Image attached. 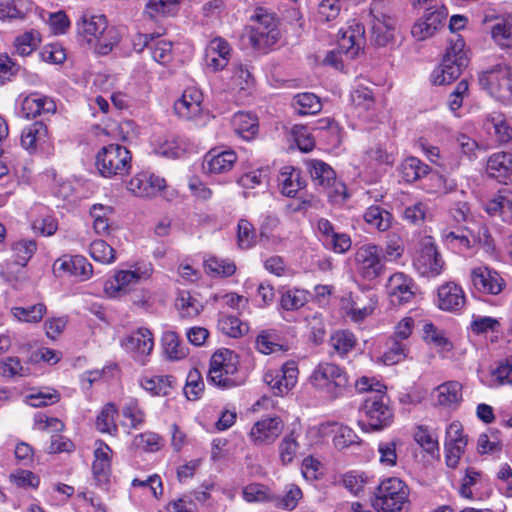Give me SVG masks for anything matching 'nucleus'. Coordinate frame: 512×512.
Wrapping results in <instances>:
<instances>
[{
    "label": "nucleus",
    "instance_id": "obj_63",
    "mask_svg": "<svg viewBox=\"0 0 512 512\" xmlns=\"http://www.w3.org/2000/svg\"><path fill=\"white\" fill-rule=\"evenodd\" d=\"M205 268L213 275L224 277H229L236 271V266L233 262L217 257H210L207 259L205 262Z\"/></svg>",
    "mask_w": 512,
    "mask_h": 512
},
{
    "label": "nucleus",
    "instance_id": "obj_21",
    "mask_svg": "<svg viewBox=\"0 0 512 512\" xmlns=\"http://www.w3.org/2000/svg\"><path fill=\"white\" fill-rule=\"evenodd\" d=\"M231 47L229 43L221 38L212 39L205 49V66L211 72L223 70L229 63L231 57Z\"/></svg>",
    "mask_w": 512,
    "mask_h": 512
},
{
    "label": "nucleus",
    "instance_id": "obj_16",
    "mask_svg": "<svg viewBox=\"0 0 512 512\" xmlns=\"http://www.w3.org/2000/svg\"><path fill=\"white\" fill-rule=\"evenodd\" d=\"M53 272L56 276L68 275L87 280L93 273V267L83 256L65 255L54 262Z\"/></svg>",
    "mask_w": 512,
    "mask_h": 512
},
{
    "label": "nucleus",
    "instance_id": "obj_59",
    "mask_svg": "<svg viewBox=\"0 0 512 512\" xmlns=\"http://www.w3.org/2000/svg\"><path fill=\"white\" fill-rule=\"evenodd\" d=\"M414 439L424 451L432 456L439 454V444L436 435L424 426H419L414 433Z\"/></svg>",
    "mask_w": 512,
    "mask_h": 512
},
{
    "label": "nucleus",
    "instance_id": "obj_56",
    "mask_svg": "<svg viewBox=\"0 0 512 512\" xmlns=\"http://www.w3.org/2000/svg\"><path fill=\"white\" fill-rule=\"evenodd\" d=\"M41 42V35L36 30L24 32L15 39L16 52L21 56L30 55Z\"/></svg>",
    "mask_w": 512,
    "mask_h": 512
},
{
    "label": "nucleus",
    "instance_id": "obj_18",
    "mask_svg": "<svg viewBox=\"0 0 512 512\" xmlns=\"http://www.w3.org/2000/svg\"><path fill=\"white\" fill-rule=\"evenodd\" d=\"M203 94L195 86L187 87L174 103L175 113L185 120H192L202 114Z\"/></svg>",
    "mask_w": 512,
    "mask_h": 512
},
{
    "label": "nucleus",
    "instance_id": "obj_6",
    "mask_svg": "<svg viewBox=\"0 0 512 512\" xmlns=\"http://www.w3.org/2000/svg\"><path fill=\"white\" fill-rule=\"evenodd\" d=\"M464 46V41L459 36L452 40L442 63L431 74L433 84H449L460 76L462 69L468 65V57L464 51Z\"/></svg>",
    "mask_w": 512,
    "mask_h": 512
},
{
    "label": "nucleus",
    "instance_id": "obj_20",
    "mask_svg": "<svg viewBox=\"0 0 512 512\" xmlns=\"http://www.w3.org/2000/svg\"><path fill=\"white\" fill-rule=\"evenodd\" d=\"M237 154L232 149L213 148L203 160V170L208 174H223L229 172L237 161Z\"/></svg>",
    "mask_w": 512,
    "mask_h": 512
},
{
    "label": "nucleus",
    "instance_id": "obj_23",
    "mask_svg": "<svg viewBox=\"0 0 512 512\" xmlns=\"http://www.w3.org/2000/svg\"><path fill=\"white\" fill-rule=\"evenodd\" d=\"M485 23L491 22L492 40L502 49L512 47V13L501 15H486Z\"/></svg>",
    "mask_w": 512,
    "mask_h": 512
},
{
    "label": "nucleus",
    "instance_id": "obj_28",
    "mask_svg": "<svg viewBox=\"0 0 512 512\" xmlns=\"http://www.w3.org/2000/svg\"><path fill=\"white\" fill-rule=\"evenodd\" d=\"M377 304L375 294L360 293L351 298L346 314L351 321L361 323L373 314Z\"/></svg>",
    "mask_w": 512,
    "mask_h": 512
},
{
    "label": "nucleus",
    "instance_id": "obj_60",
    "mask_svg": "<svg viewBox=\"0 0 512 512\" xmlns=\"http://www.w3.org/2000/svg\"><path fill=\"white\" fill-rule=\"evenodd\" d=\"M256 231L253 225L246 219H240L237 225V245L240 249L247 250L256 244Z\"/></svg>",
    "mask_w": 512,
    "mask_h": 512
},
{
    "label": "nucleus",
    "instance_id": "obj_24",
    "mask_svg": "<svg viewBox=\"0 0 512 512\" xmlns=\"http://www.w3.org/2000/svg\"><path fill=\"white\" fill-rule=\"evenodd\" d=\"M283 430V423L278 417H267L257 421L250 431V439L255 445L274 442Z\"/></svg>",
    "mask_w": 512,
    "mask_h": 512
},
{
    "label": "nucleus",
    "instance_id": "obj_53",
    "mask_svg": "<svg viewBox=\"0 0 512 512\" xmlns=\"http://www.w3.org/2000/svg\"><path fill=\"white\" fill-rule=\"evenodd\" d=\"M112 208L101 204H95L90 210L93 219V228L97 234H107L111 225L110 214Z\"/></svg>",
    "mask_w": 512,
    "mask_h": 512
},
{
    "label": "nucleus",
    "instance_id": "obj_30",
    "mask_svg": "<svg viewBox=\"0 0 512 512\" xmlns=\"http://www.w3.org/2000/svg\"><path fill=\"white\" fill-rule=\"evenodd\" d=\"M309 171L312 180L316 185H319L325 189L335 186V193H345V185L336 182V175L334 170L325 162L320 160H312L309 163Z\"/></svg>",
    "mask_w": 512,
    "mask_h": 512
},
{
    "label": "nucleus",
    "instance_id": "obj_40",
    "mask_svg": "<svg viewBox=\"0 0 512 512\" xmlns=\"http://www.w3.org/2000/svg\"><path fill=\"white\" fill-rule=\"evenodd\" d=\"M161 342L163 352L169 360L184 359L189 353L188 348L181 342L179 336L174 331H165Z\"/></svg>",
    "mask_w": 512,
    "mask_h": 512
},
{
    "label": "nucleus",
    "instance_id": "obj_8",
    "mask_svg": "<svg viewBox=\"0 0 512 512\" xmlns=\"http://www.w3.org/2000/svg\"><path fill=\"white\" fill-rule=\"evenodd\" d=\"M369 24L371 39L377 46H386L394 39L396 21L391 15L389 3L386 0H373L369 9Z\"/></svg>",
    "mask_w": 512,
    "mask_h": 512
},
{
    "label": "nucleus",
    "instance_id": "obj_57",
    "mask_svg": "<svg viewBox=\"0 0 512 512\" xmlns=\"http://www.w3.org/2000/svg\"><path fill=\"white\" fill-rule=\"evenodd\" d=\"M12 315L19 321L27 323L39 322L46 313V306L38 303L28 307H13Z\"/></svg>",
    "mask_w": 512,
    "mask_h": 512
},
{
    "label": "nucleus",
    "instance_id": "obj_7",
    "mask_svg": "<svg viewBox=\"0 0 512 512\" xmlns=\"http://www.w3.org/2000/svg\"><path fill=\"white\" fill-rule=\"evenodd\" d=\"M130 151L119 144L102 147L96 155V167L105 178L123 177L131 169Z\"/></svg>",
    "mask_w": 512,
    "mask_h": 512
},
{
    "label": "nucleus",
    "instance_id": "obj_19",
    "mask_svg": "<svg viewBox=\"0 0 512 512\" xmlns=\"http://www.w3.org/2000/svg\"><path fill=\"white\" fill-rule=\"evenodd\" d=\"M166 187L164 178L149 172H140L129 181L128 190L138 197H155Z\"/></svg>",
    "mask_w": 512,
    "mask_h": 512
},
{
    "label": "nucleus",
    "instance_id": "obj_62",
    "mask_svg": "<svg viewBox=\"0 0 512 512\" xmlns=\"http://www.w3.org/2000/svg\"><path fill=\"white\" fill-rule=\"evenodd\" d=\"M91 257L102 264L115 261V250L103 240L93 241L89 249Z\"/></svg>",
    "mask_w": 512,
    "mask_h": 512
},
{
    "label": "nucleus",
    "instance_id": "obj_49",
    "mask_svg": "<svg viewBox=\"0 0 512 512\" xmlns=\"http://www.w3.org/2000/svg\"><path fill=\"white\" fill-rule=\"evenodd\" d=\"M117 414L118 410L113 403L105 404L96 418L97 430L101 433H108L110 435L116 434L118 427L115 417Z\"/></svg>",
    "mask_w": 512,
    "mask_h": 512
},
{
    "label": "nucleus",
    "instance_id": "obj_33",
    "mask_svg": "<svg viewBox=\"0 0 512 512\" xmlns=\"http://www.w3.org/2000/svg\"><path fill=\"white\" fill-rule=\"evenodd\" d=\"M484 127L489 133H494L496 140L500 144H506L512 140V127L500 112L487 114Z\"/></svg>",
    "mask_w": 512,
    "mask_h": 512
},
{
    "label": "nucleus",
    "instance_id": "obj_17",
    "mask_svg": "<svg viewBox=\"0 0 512 512\" xmlns=\"http://www.w3.org/2000/svg\"><path fill=\"white\" fill-rule=\"evenodd\" d=\"M413 287V280L402 272L390 276L386 290L391 304L404 305L410 303L415 297Z\"/></svg>",
    "mask_w": 512,
    "mask_h": 512
},
{
    "label": "nucleus",
    "instance_id": "obj_26",
    "mask_svg": "<svg viewBox=\"0 0 512 512\" xmlns=\"http://www.w3.org/2000/svg\"><path fill=\"white\" fill-rule=\"evenodd\" d=\"M438 307L443 311L458 312L466 302L461 286L454 282H446L438 288Z\"/></svg>",
    "mask_w": 512,
    "mask_h": 512
},
{
    "label": "nucleus",
    "instance_id": "obj_4",
    "mask_svg": "<svg viewBox=\"0 0 512 512\" xmlns=\"http://www.w3.org/2000/svg\"><path fill=\"white\" fill-rule=\"evenodd\" d=\"M478 81L491 97L504 104L512 103V70L508 64L499 63L482 71Z\"/></svg>",
    "mask_w": 512,
    "mask_h": 512
},
{
    "label": "nucleus",
    "instance_id": "obj_1",
    "mask_svg": "<svg viewBox=\"0 0 512 512\" xmlns=\"http://www.w3.org/2000/svg\"><path fill=\"white\" fill-rule=\"evenodd\" d=\"M208 381L222 389H231L245 383L239 370L237 354L229 349L217 350L210 359Z\"/></svg>",
    "mask_w": 512,
    "mask_h": 512
},
{
    "label": "nucleus",
    "instance_id": "obj_35",
    "mask_svg": "<svg viewBox=\"0 0 512 512\" xmlns=\"http://www.w3.org/2000/svg\"><path fill=\"white\" fill-rule=\"evenodd\" d=\"M434 399L440 406H457L462 401V385L457 381L442 383L435 389Z\"/></svg>",
    "mask_w": 512,
    "mask_h": 512
},
{
    "label": "nucleus",
    "instance_id": "obj_32",
    "mask_svg": "<svg viewBox=\"0 0 512 512\" xmlns=\"http://www.w3.org/2000/svg\"><path fill=\"white\" fill-rule=\"evenodd\" d=\"M108 25L104 15H83L77 23L78 34L92 45Z\"/></svg>",
    "mask_w": 512,
    "mask_h": 512
},
{
    "label": "nucleus",
    "instance_id": "obj_13",
    "mask_svg": "<svg viewBox=\"0 0 512 512\" xmlns=\"http://www.w3.org/2000/svg\"><path fill=\"white\" fill-rule=\"evenodd\" d=\"M387 400L385 393L371 394L365 399L363 411L366 416V425L372 430H381L391 424L393 413Z\"/></svg>",
    "mask_w": 512,
    "mask_h": 512
},
{
    "label": "nucleus",
    "instance_id": "obj_52",
    "mask_svg": "<svg viewBox=\"0 0 512 512\" xmlns=\"http://www.w3.org/2000/svg\"><path fill=\"white\" fill-rule=\"evenodd\" d=\"M15 262L24 267L37 251V243L32 239H19L12 245Z\"/></svg>",
    "mask_w": 512,
    "mask_h": 512
},
{
    "label": "nucleus",
    "instance_id": "obj_51",
    "mask_svg": "<svg viewBox=\"0 0 512 512\" xmlns=\"http://www.w3.org/2000/svg\"><path fill=\"white\" fill-rule=\"evenodd\" d=\"M181 318L191 319L200 314L203 309L202 304L189 292L182 291L176 301Z\"/></svg>",
    "mask_w": 512,
    "mask_h": 512
},
{
    "label": "nucleus",
    "instance_id": "obj_2",
    "mask_svg": "<svg viewBox=\"0 0 512 512\" xmlns=\"http://www.w3.org/2000/svg\"><path fill=\"white\" fill-rule=\"evenodd\" d=\"M310 385L330 400L342 397L349 387L345 369L332 362H320L308 378Z\"/></svg>",
    "mask_w": 512,
    "mask_h": 512
},
{
    "label": "nucleus",
    "instance_id": "obj_38",
    "mask_svg": "<svg viewBox=\"0 0 512 512\" xmlns=\"http://www.w3.org/2000/svg\"><path fill=\"white\" fill-rule=\"evenodd\" d=\"M123 420L121 425L125 428L139 430L146 420V413L137 400L131 399L124 404L121 410Z\"/></svg>",
    "mask_w": 512,
    "mask_h": 512
},
{
    "label": "nucleus",
    "instance_id": "obj_37",
    "mask_svg": "<svg viewBox=\"0 0 512 512\" xmlns=\"http://www.w3.org/2000/svg\"><path fill=\"white\" fill-rule=\"evenodd\" d=\"M140 386L153 396L170 394L173 377L169 375H143L139 380Z\"/></svg>",
    "mask_w": 512,
    "mask_h": 512
},
{
    "label": "nucleus",
    "instance_id": "obj_34",
    "mask_svg": "<svg viewBox=\"0 0 512 512\" xmlns=\"http://www.w3.org/2000/svg\"><path fill=\"white\" fill-rule=\"evenodd\" d=\"M278 184L281 193L287 197H294L304 187L300 170L293 166H285L280 170Z\"/></svg>",
    "mask_w": 512,
    "mask_h": 512
},
{
    "label": "nucleus",
    "instance_id": "obj_46",
    "mask_svg": "<svg viewBox=\"0 0 512 512\" xmlns=\"http://www.w3.org/2000/svg\"><path fill=\"white\" fill-rule=\"evenodd\" d=\"M408 351L406 343L390 337L386 342V350L381 356V361L385 365H395L407 357Z\"/></svg>",
    "mask_w": 512,
    "mask_h": 512
},
{
    "label": "nucleus",
    "instance_id": "obj_5",
    "mask_svg": "<svg viewBox=\"0 0 512 512\" xmlns=\"http://www.w3.org/2000/svg\"><path fill=\"white\" fill-rule=\"evenodd\" d=\"M373 507L378 512H400L408 502V486L397 477L380 482L374 493Z\"/></svg>",
    "mask_w": 512,
    "mask_h": 512
},
{
    "label": "nucleus",
    "instance_id": "obj_55",
    "mask_svg": "<svg viewBox=\"0 0 512 512\" xmlns=\"http://www.w3.org/2000/svg\"><path fill=\"white\" fill-rule=\"evenodd\" d=\"M119 40L120 35L117 29L107 25L106 29H104L92 45H94V49L98 54L107 55L118 44Z\"/></svg>",
    "mask_w": 512,
    "mask_h": 512
},
{
    "label": "nucleus",
    "instance_id": "obj_15",
    "mask_svg": "<svg viewBox=\"0 0 512 512\" xmlns=\"http://www.w3.org/2000/svg\"><path fill=\"white\" fill-rule=\"evenodd\" d=\"M298 366L295 361H287L281 369H271L264 374V382L271 388L274 395L287 394L297 383Z\"/></svg>",
    "mask_w": 512,
    "mask_h": 512
},
{
    "label": "nucleus",
    "instance_id": "obj_61",
    "mask_svg": "<svg viewBox=\"0 0 512 512\" xmlns=\"http://www.w3.org/2000/svg\"><path fill=\"white\" fill-rule=\"evenodd\" d=\"M243 498L246 502H273V495L268 487L259 483L246 485L242 490Z\"/></svg>",
    "mask_w": 512,
    "mask_h": 512
},
{
    "label": "nucleus",
    "instance_id": "obj_27",
    "mask_svg": "<svg viewBox=\"0 0 512 512\" xmlns=\"http://www.w3.org/2000/svg\"><path fill=\"white\" fill-rule=\"evenodd\" d=\"M95 445V459L92 464L93 476L97 485L104 486L109 482L112 450L106 443L100 440Z\"/></svg>",
    "mask_w": 512,
    "mask_h": 512
},
{
    "label": "nucleus",
    "instance_id": "obj_44",
    "mask_svg": "<svg viewBox=\"0 0 512 512\" xmlns=\"http://www.w3.org/2000/svg\"><path fill=\"white\" fill-rule=\"evenodd\" d=\"M293 107L299 115H314L321 111L322 104L314 93H299L293 98Z\"/></svg>",
    "mask_w": 512,
    "mask_h": 512
},
{
    "label": "nucleus",
    "instance_id": "obj_47",
    "mask_svg": "<svg viewBox=\"0 0 512 512\" xmlns=\"http://www.w3.org/2000/svg\"><path fill=\"white\" fill-rule=\"evenodd\" d=\"M365 222L380 232L387 231L392 223V215L379 206H370L364 213Z\"/></svg>",
    "mask_w": 512,
    "mask_h": 512
},
{
    "label": "nucleus",
    "instance_id": "obj_39",
    "mask_svg": "<svg viewBox=\"0 0 512 512\" xmlns=\"http://www.w3.org/2000/svg\"><path fill=\"white\" fill-rule=\"evenodd\" d=\"M232 125L235 133L245 140L252 139L258 132V120L251 113H236L233 116Z\"/></svg>",
    "mask_w": 512,
    "mask_h": 512
},
{
    "label": "nucleus",
    "instance_id": "obj_10",
    "mask_svg": "<svg viewBox=\"0 0 512 512\" xmlns=\"http://www.w3.org/2000/svg\"><path fill=\"white\" fill-rule=\"evenodd\" d=\"M152 272L153 268L150 263H143L134 270L118 271L112 279L105 282L104 292L109 298L119 297L122 293H127L141 280L149 279Z\"/></svg>",
    "mask_w": 512,
    "mask_h": 512
},
{
    "label": "nucleus",
    "instance_id": "obj_22",
    "mask_svg": "<svg viewBox=\"0 0 512 512\" xmlns=\"http://www.w3.org/2000/svg\"><path fill=\"white\" fill-rule=\"evenodd\" d=\"M447 11L443 6L428 11L411 29L412 36L422 41L431 37L444 23Z\"/></svg>",
    "mask_w": 512,
    "mask_h": 512
},
{
    "label": "nucleus",
    "instance_id": "obj_36",
    "mask_svg": "<svg viewBox=\"0 0 512 512\" xmlns=\"http://www.w3.org/2000/svg\"><path fill=\"white\" fill-rule=\"evenodd\" d=\"M48 135L47 126L36 121L25 127L21 134V145L29 151H34L39 145L46 142Z\"/></svg>",
    "mask_w": 512,
    "mask_h": 512
},
{
    "label": "nucleus",
    "instance_id": "obj_11",
    "mask_svg": "<svg viewBox=\"0 0 512 512\" xmlns=\"http://www.w3.org/2000/svg\"><path fill=\"white\" fill-rule=\"evenodd\" d=\"M382 254L383 249L376 244L369 243L362 245L355 254L358 274L368 281L380 277L385 271Z\"/></svg>",
    "mask_w": 512,
    "mask_h": 512
},
{
    "label": "nucleus",
    "instance_id": "obj_48",
    "mask_svg": "<svg viewBox=\"0 0 512 512\" xmlns=\"http://www.w3.org/2000/svg\"><path fill=\"white\" fill-rule=\"evenodd\" d=\"M155 149L162 156L177 158L184 153L185 144L180 137L169 134L158 140Z\"/></svg>",
    "mask_w": 512,
    "mask_h": 512
},
{
    "label": "nucleus",
    "instance_id": "obj_43",
    "mask_svg": "<svg viewBox=\"0 0 512 512\" xmlns=\"http://www.w3.org/2000/svg\"><path fill=\"white\" fill-rule=\"evenodd\" d=\"M227 86L233 91L250 90L254 86V78L247 66L243 64L233 65Z\"/></svg>",
    "mask_w": 512,
    "mask_h": 512
},
{
    "label": "nucleus",
    "instance_id": "obj_12",
    "mask_svg": "<svg viewBox=\"0 0 512 512\" xmlns=\"http://www.w3.org/2000/svg\"><path fill=\"white\" fill-rule=\"evenodd\" d=\"M469 278L473 291L480 295L497 296L506 287V281L501 274L487 265L473 267Z\"/></svg>",
    "mask_w": 512,
    "mask_h": 512
},
{
    "label": "nucleus",
    "instance_id": "obj_50",
    "mask_svg": "<svg viewBox=\"0 0 512 512\" xmlns=\"http://www.w3.org/2000/svg\"><path fill=\"white\" fill-rule=\"evenodd\" d=\"M217 327L223 334L233 338L240 337L248 331L246 323L236 316L224 313L219 314Z\"/></svg>",
    "mask_w": 512,
    "mask_h": 512
},
{
    "label": "nucleus",
    "instance_id": "obj_25",
    "mask_svg": "<svg viewBox=\"0 0 512 512\" xmlns=\"http://www.w3.org/2000/svg\"><path fill=\"white\" fill-rule=\"evenodd\" d=\"M364 26L359 23L350 25L346 30L339 31L338 49L347 58L353 59L362 49L364 39Z\"/></svg>",
    "mask_w": 512,
    "mask_h": 512
},
{
    "label": "nucleus",
    "instance_id": "obj_29",
    "mask_svg": "<svg viewBox=\"0 0 512 512\" xmlns=\"http://www.w3.org/2000/svg\"><path fill=\"white\" fill-rule=\"evenodd\" d=\"M486 173L501 183L506 184L512 181V154L507 152L492 154L487 160Z\"/></svg>",
    "mask_w": 512,
    "mask_h": 512
},
{
    "label": "nucleus",
    "instance_id": "obj_54",
    "mask_svg": "<svg viewBox=\"0 0 512 512\" xmlns=\"http://www.w3.org/2000/svg\"><path fill=\"white\" fill-rule=\"evenodd\" d=\"M309 299V293L302 289H289L282 293L281 307L286 311H295L302 308Z\"/></svg>",
    "mask_w": 512,
    "mask_h": 512
},
{
    "label": "nucleus",
    "instance_id": "obj_64",
    "mask_svg": "<svg viewBox=\"0 0 512 512\" xmlns=\"http://www.w3.org/2000/svg\"><path fill=\"white\" fill-rule=\"evenodd\" d=\"M153 59L160 64H167L172 59V44L159 36H155V41L150 46Z\"/></svg>",
    "mask_w": 512,
    "mask_h": 512
},
{
    "label": "nucleus",
    "instance_id": "obj_14",
    "mask_svg": "<svg viewBox=\"0 0 512 512\" xmlns=\"http://www.w3.org/2000/svg\"><path fill=\"white\" fill-rule=\"evenodd\" d=\"M122 347L135 362L146 365L154 349L153 334L147 328H139L123 339Z\"/></svg>",
    "mask_w": 512,
    "mask_h": 512
},
{
    "label": "nucleus",
    "instance_id": "obj_45",
    "mask_svg": "<svg viewBox=\"0 0 512 512\" xmlns=\"http://www.w3.org/2000/svg\"><path fill=\"white\" fill-rule=\"evenodd\" d=\"M430 168L416 157H408L401 164L402 178L412 183L428 175Z\"/></svg>",
    "mask_w": 512,
    "mask_h": 512
},
{
    "label": "nucleus",
    "instance_id": "obj_42",
    "mask_svg": "<svg viewBox=\"0 0 512 512\" xmlns=\"http://www.w3.org/2000/svg\"><path fill=\"white\" fill-rule=\"evenodd\" d=\"M357 344L355 335L349 330H337L331 334L329 345L334 353L344 358Z\"/></svg>",
    "mask_w": 512,
    "mask_h": 512
},
{
    "label": "nucleus",
    "instance_id": "obj_58",
    "mask_svg": "<svg viewBox=\"0 0 512 512\" xmlns=\"http://www.w3.org/2000/svg\"><path fill=\"white\" fill-rule=\"evenodd\" d=\"M302 497L303 493L299 486L296 484H288L286 486L285 495L273 496V502L278 508L291 511L296 508Z\"/></svg>",
    "mask_w": 512,
    "mask_h": 512
},
{
    "label": "nucleus",
    "instance_id": "obj_41",
    "mask_svg": "<svg viewBox=\"0 0 512 512\" xmlns=\"http://www.w3.org/2000/svg\"><path fill=\"white\" fill-rule=\"evenodd\" d=\"M322 433L328 431L335 432L333 443L336 448L344 449L354 443H357V435L348 426L338 425L337 423H326L320 426Z\"/></svg>",
    "mask_w": 512,
    "mask_h": 512
},
{
    "label": "nucleus",
    "instance_id": "obj_31",
    "mask_svg": "<svg viewBox=\"0 0 512 512\" xmlns=\"http://www.w3.org/2000/svg\"><path fill=\"white\" fill-rule=\"evenodd\" d=\"M21 107L24 116L27 118L54 113L56 111L54 100L39 93H32L26 96L22 101Z\"/></svg>",
    "mask_w": 512,
    "mask_h": 512
},
{
    "label": "nucleus",
    "instance_id": "obj_9",
    "mask_svg": "<svg viewBox=\"0 0 512 512\" xmlns=\"http://www.w3.org/2000/svg\"><path fill=\"white\" fill-rule=\"evenodd\" d=\"M254 24L249 27L248 38L250 44L258 50L269 48L279 38V30L275 17L259 8L252 16Z\"/></svg>",
    "mask_w": 512,
    "mask_h": 512
},
{
    "label": "nucleus",
    "instance_id": "obj_3",
    "mask_svg": "<svg viewBox=\"0 0 512 512\" xmlns=\"http://www.w3.org/2000/svg\"><path fill=\"white\" fill-rule=\"evenodd\" d=\"M412 266L421 277L435 278L445 269V261L433 237L419 238L412 253Z\"/></svg>",
    "mask_w": 512,
    "mask_h": 512
}]
</instances>
